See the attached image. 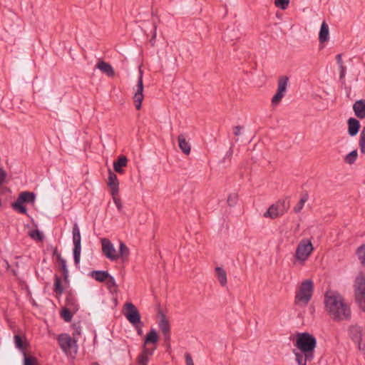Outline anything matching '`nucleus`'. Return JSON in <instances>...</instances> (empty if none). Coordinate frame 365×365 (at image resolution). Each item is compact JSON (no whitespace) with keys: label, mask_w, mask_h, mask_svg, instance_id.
Listing matches in <instances>:
<instances>
[{"label":"nucleus","mask_w":365,"mask_h":365,"mask_svg":"<svg viewBox=\"0 0 365 365\" xmlns=\"http://www.w3.org/2000/svg\"><path fill=\"white\" fill-rule=\"evenodd\" d=\"M128 164V158L125 155H120L116 160L113 162V169L115 172L122 174L124 173L123 168Z\"/></svg>","instance_id":"20"},{"label":"nucleus","mask_w":365,"mask_h":365,"mask_svg":"<svg viewBox=\"0 0 365 365\" xmlns=\"http://www.w3.org/2000/svg\"><path fill=\"white\" fill-rule=\"evenodd\" d=\"M96 68L99 69L103 73H106L108 77H113L115 75V71L112 66L104 61H98L96 65Z\"/></svg>","instance_id":"19"},{"label":"nucleus","mask_w":365,"mask_h":365,"mask_svg":"<svg viewBox=\"0 0 365 365\" xmlns=\"http://www.w3.org/2000/svg\"><path fill=\"white\" fill-rule=\"evenodd\" d=\"M215 272L217 277V279L220 284L222 286H225L227 284V273L224 269L222 267H217L215 268Z\"/></svg>","instance_id":"27"},{"label":"nucleus","mask_w":365,"mask_h":365,"mask_svg":"<svg viewBox=\"0 0 365 365\" xmlns=\"http://www.w3.org/2000/svg\"><path fill=\"white\" fill-rule=\"evenodd\" d=\"M74 247L73 249V255H81V243H76L73 244Z\"/></svg>","instance_id":"46"},{"label":"nucleus","mask_w":365,"mask_h":365,"mask_svg":"<svg viewBox=\"0 0 365 365\" xmlns=\"http://www.w3.org/2000/svg\"><path fill=\"white\" fill-rule=\"evenodd\" d=\"M313 292V281L309 279L304 280L296 292L294 303L296 304L301 303L304 306L307 305L312 297Z\"/></svg>","instance_id":"3"},{"label":"nucleus","mask_w":365,"mask_h":365,"mask_svg":"<svg viewBox=\"0 0 365 365\" xmlns=\"http://www.w3.org/2000/svg\"><path fill=\"white\" fill-rule=\"evenodd\" d=\"M313 250L314 247L310 240L307 239L302 240L298 244L295 252V257L297 260L303 262H305L312 252Z\"/></svg>","instance_id":"6"},{"label":"nucleus","mask_w":365,"mask_h":365,"mask_svg":"<svg viewBox=\"0 0 365 365\" xmlns=\"http://www.w3.org/2000/svg\"><path fill=\"white\" fill-rule=\"evenodd\" d=\"M339 80L344 83V78L346 74V67L344 66H339Z\"/></svg>","instance_id":"45"},{"label":"nucleus","mask_w":365,"mask_h":365,"mask_svg":"<svg viewBox=\"0 0 365 365\" xmlns=\"http://www.w3.org/2000/svg\"><path fill=\"white\" fill-rule=\"evenodd\" d=\"M23 365H39L38 362V359L36 356L24 353V359H23Z\"/></svg>","instance_id":"31"},{"label":"nucleus","mask_w":365,"mask_h":365,"mask_svg":"<svg viewBox=\"0 0 365 365\" xmlns=\"http://www.w3.org/2000/svg\"><path fill=\"white\" fill-rule=\"evenodd\" d=\"M61 255V253L58 252V248L56 247L53 251V256H55L56 258V260L58 261V256Z\"/></svg>","instance_id":"54"},{"label":"nucleus","mask_w":365,"mask_h":365,"mask_svg":"<svg viewBox=\"0 0 365 365\" xmlns=\"http://www.w3.org/2000/svg\"><path fill=\"white\" fill-rule=\"evenodd\" d=\"M285 93L277 91L276 93L272 98V103L274 106L277 105L282 99Z\"/></svg>","instance_id":"41"},{"label":"nucleus","mask_w":365,"mask_h":365,"mask_svg":"<svg viewBox=\"0 0 365 365\" xmlns=\"http://www.w3.org/2000/svg\"><path fill=\"white\" fill-rule=\"evenodd\" d=\"M324 304L326 310L333 320L342 321L350 319L351 309L341 294L327 292L324 295Z\"/></svg>","instance_id":"1"},{"label":"nucleus","mask_w":365,"mask_h":365,"mask_svg":"<svg viewBox=\"0 0 365 365\" xmlns=\"http://www.w3.org/2000/svg\"><path fill=\"white\" fill-rule=\"evenodd\" d=\"M237 200H238L237 194V193H231L229 195L227 200V205L230 207H234L237 204Z\"/></svg>","instance_id":"40"},{"label":"nucleus","mask_w":365,"mask_h":365,"mask_svg":"<svg viewBox=\"0 0 365 365\" xmlns=\"http://www.w3.org/2000/svg\"><path fill=\"white\" fill-rule=\"evenodd\" d=\"M341 56L342 55L341 53L336 56V60L339 66H344Z\"/></svg>","instance_id":"52"},{"label":"nucleus","mask_w":365,"mask_h":365,"mask_svg":"<svg viewBox=\"0 0 365 365\" xmlns=\"http://www.w3.org/2000/svg\"><path fill=\"white\" fill-rule=\"evenodd\" d=\"M185 359L186 365H195L192 358V356L190 353L186 352L185 354Z\"/></svg>","instance_id":"47"},{"label":"nucleus","mask_w":365,"mask_h":365,"mask_svg":"<svg viewBox=\"0 0 365 365\" xmlns=\"http://www.w3.org/2000/svg\"><path fill=\"white\" fill-rule=\"evenodd\" d=\"M105 282L108 285V288L117 287V284L115 283V280L114 277L112 275H110V274Z\"/></svg>","instance_id":"44"},{"label":"nucleus","mask_w":365,"mask_h":365,"mask_svg":"<svg viewBox=\"0 0 365 365\" xmlns=\"http://www.w3.org/2000/svg\"><path fill=\"white\" fill-rule=\"evenodd\" d=\"M61 317L66 322H70L73 318V314L68 308H63L61 311Z\"/></svg>","instance_id":"36"},{"label":"nucleus","mask_w":365,"mask_h":365,"mask_svg":"<svg viewBox=\"0 0 365 365\" xmlns=\"http://www.w3.org/2000/svg\"><path fill=\"white\" fill-rule=\"evenodd\" d=\"M112 197H113V200L118 208V210L119 212H122L123 204H122V201H121L120 198H119L117 196V195H112Z\"/></svg>","instance_id":"43"},{"label":"nucleus","mask_w":365,"mask_h":365,"mask_svg":"<svg viewBox=\"0 0 365 365\" xmlns=\"http://www.w3.org/2000/svg\"><path fill=\"white\" fill-rule=\"evenodd\" d=\"M294 346L302 351L307 359H314V351L317 346V339L308 332H302L297 334Z\"/></svg>","instance_id":"2"},{"label":"nucleus","mask_w":365,"mask_h":365,"mask_svg":"<svg viewBox=\"0 0 365 365\" xmlns=\"http://www.w3.org/2000/svg\"><path fill=\"white\" fill-rule=\"evenodd\" d=\"M243 128L242 126L241 125H237V126H235L234 128H233V133L235 136H238L240 135V131Z\"/></svg>","instance_id":"51"},{"label":"nucleus","mask_w":365,"mask_h":365,"mask_svg":"<svg viewBox=\"0 0 365 365\" xmlns=\"http://www.w3.org/2000/svg\"><path fill=\"white\" fill-rule=\"evenodd\" d=\"M108 275V272L104 270H93L90 273V276L99 282H105Z\"/></svg>","instance_id":"24"},{"label":"nucleus","mask_w":365,"mask_h":365,"mask_svg":"<svg viewBox=\"0 0 365 365\" xmlns=\"http://www.w3.org/2000/svg\"><path fill=\"white\" fill-rule=\"evenodd\" d=\"M281 215H283L281 213L279 205L277 202L272 205L263 215L264 217H269L271 219H275Z\"/></svg>","instance_id":"21"},{"label":"nucleus","mask_w":365,"mask_h":365,"mask_svg":"<svg viewBox=\"0 0 365 365\" xmlns=\"http://www.w3.org/2000/svg\"><path fill=\"white\" fill-rule=\"evenodd\" d=\"M329 39V26L326 21H323L319 33V41L321 43L328 41Z\"/></svg>","instance_id":"23"},{"label":"nucleus","mask_w":365,"mask_h":365,"mask_svg":"<svg viewBox=\"0 0 365 365\" xmlns=\"http://www.w3.org/2000/svg\"><path fill=\"white\" fill-rule=\"evenodd\" d=\"M93 365H100L98 362L93 363Z\"/></svg>","instance_id":"57"},{"label":"nucleus","mask_w":365,"mask_h":365,"mask_svg":"<svg viewBox=\"0 0 365 365\" xmlns=\"http://www.w3.org/2000/svg\"><path fill=\"white\" fill-rule=\"evenodd\" d=\"M159 341V336L155 329H151L146 334L143 340L142 347H150L149 345L152 344L156 346V344Z\"/></svg>","instance_id":"15"},{"label":"nucleus","mask_w":365,"mask_h":365,"mask_svg":"<svg viewBox=\"0 0 365 365\" xmlns=\"http://www.w3.org/2000/svg\"><path fill=\"white\" fill-rule=\"evenodd\" d=\"M130 251L128 247L124 242H120L119 245L118 254L116 253V255L118 256V259L122 258L123 259L124 258L128 257Z\"/></svg>","instance_id":"29"},{"label":"nucleus","mask_w":365,"mask_h":365,"mask_svg":"<svg viewBox=\"0 0 365 365\" xmlns=\"http://www.w3.org/2000/svg\"><path fill=\"white\" fill-rule=\"evenodd\" d=\"M68 300H69V297H66V301H68Z\"/></svg>","instance_id":"58"},{"label":"nucleus","mask_w":365,"mask_h":365,"mask_svg":"<svg viewBox=\"0 0 365 365\" xmlns=\"http://www.w3.org/2000/svg\"><path fill=\"white\" fill-rule=\"evenodd\" d=\"M81 255H73L74 263L78 265L80 262Z\"/></svg>","instance_id":"53"},{"label":"nucleus","mask_w":365,"mask_h":365,"mask_svg":"<svg viewBox=\"0 0 365 365\" xmlns=\"http://www.w3.org/2000/svg\"><path fill=\"white\" fill-rule=\"evenodd\" d=\"M58 341L62 350L66 351L73 347H77V341L68 334H61L58 337Z\"/></svg>","instance_id":"12"},{"label":"nucleus","mask_w":365,"mask_h":365,"mask_svg":"<svg viewBox=\"0 0 365 365\" xmlns=\"http://www.w3.org/2000/svg\"><path fill=\"white\" fill-rule=\"evenodd\" d=\"M102 245V252L103 255L109 259L115 261L118 259V256L116 255V251L111 243L110 240L107 238H102L101 240Z\"/></svg>","instance_id":"11"},{"label":"nucleus","mask_w":365,"mask_h":365,"mask_svg":"<svg viewBox=\"0 0 365 365\" xmlns=\"http://www.w3.org/2000/svg\"><path fill=\"white\" fill-rule=\"evenodd\" d=\"M277 205H279V207L280 209L281 213L284 215L288 210L289 207V202L287 200H279L277 202Z\"/></svg>","instance_id":"38"},{"label":"nucleus","mask_w":365,"mask_h":365,"mask_svg":"<svg viewBox=\"0 0 365 365\" xmlns=\"http://www.w3.org/2000/svg\"><path fill=\"white\" fill-rule=\"evenodd\" d=\"M36 195L33 192L24 191L19 193L16 201L11 203V207L14 210L20 214L27 215V208L24 204L34 203Z\"/></svg>","instance_id":"5"},{"label":"nucleus","mask_w":365,"mask_h":365,"mask_svg":"<svg viewBox=\"0 0 365 365\" xmlns=\"http://www.w3.org/2000/svg\"><path fill=\"white\" fill-rule=\"evenodd\" d=\"M14 341L16 348L21 351L23 355L24 353H26V349L29 344L24 336L15 334L14 336Z\"/></svg>","instance_id":"16"},{"label":"nucleus","mask_w":365,"mask_h":365,"mask_svg":"<svg viewBox=\"0 0 365 365\" xmlns=\"http://www.w3.org/2000/svg\"><path fill=\"white\" fill-rule=\"evenodd\" d=\"M354 292L356 302L365 312V274L360 272L354 282Z\"/></svg>","instance_id":"4"},{"label":"nucleus","mask_w":365,"mask_h":365,"mask_svg":"<svg viewBox=\"0 0 365 365\" xmlns=\"http://www.w3.org/2000/svg\"><path fill=\"white\" fill-rule=\"evenodd\" d=\"M108 186L110 188L111 195H118L119 191V182L116 174L111 170H108Z\"/></svg>","instance_id":"14"},{"label":"nucleus","mask_w":365,"mask_h":365,"mask_svg":"<svg viewBox=\"0 0 365 365\" xmlns=\"http://www.w3.org/2000/svg\"><path fill=\"white\" fill-rule=\"evenodd\" d=\"M295 356H296V361L298 364V365H307V361H312L313 359H307V356L302 352V351H296L295 350L293 351Z\"/></svg>","instance_id":"28"},{"label":"nucleus","mask_w":365,"mask_h":365,"mask_svg":"<svg viewBox=\"0 0 365 365\" xmlns=\"http://www.w3.org/2000/svg\"><path fill=\"white\" fill-rule=\"evenodd\" d=\"M289 78L286 76L280 77L278 80L277 90L278 91L285 93L287 88Z\"/></svg>","instance_id":"30"},{"label":"nucleus","mask_w":365,"mask_h":365,"mask_svg":"<svg viewBox=\"0 0 365 365\" xmlns=\"http://www.w3.org/2000/svg\"><path fill=\"white\" fill-rule=\"evenodd\" d=\"M73 244L81 243V237L78 225L76 222L73 226Z\"/></svg>","instance_id":"33"},{"label":"nucleus","mask_w":365,"mask_h":365,"mask_svg":"<svg viewBox=\"0 0 365 365\" xmlns=\"http://www.w3.org/2000/svg\"><path fill=\"white\" fill-rule=\"evenodd\" d=\"M58 262L61 272H62L63 280L66 283H69V272L66 265V261L61 255L58 256Z\"/></svg>","instance_id":"22"},{"label":"nucleus","mask_w":365,"mask_h":365,"mask_svg":"<svg viewBox=\"0 0 365 365\" xmlns=\"http://www.w3.org/2000/svg\"><path fill=\"white\" fill-rule=\"evenodd\" d=\"M232 154H233V150H232V147H231V148H230L229 150L227 152V153H226V155H225V158H223V160H222V162H223V163H225V160H226L227 158H228V159H229V161H230V159H231V158H232Z\"/></svg>","instance_id":"50"},{"label":"nucleus","mask_w":365,"mask_h":365,"mask_svg":"<svg viewBox=\"0 0 365 365\" xmlns=\"http://www.w3.org/2000/svg\"><path fill=\"white\" fill-rule=\"evenodd\" d=\"M137 90L133 96V101L135 103V106L137 110H140L142 107V102L143 101V71L140 69L139 71V76L137 83Z\"/></svg>","instance_id":"10"},{"label":"nucleus","mask_w":365,"mask_h":365,"mask_svg":"<svg viewBox=\"0 0 365 365\" xmlns=\"http://www.w3.org/2000/svg\"><path fill=\"white\" fill-rule=\"evenodd\" d=\"M356 255L361 265L365 267V244L361 245L356 249Z\"/></svg>","instance_id":"32"},{"label":"nucleus","mask_w":365,"mask_h":365,"mask_svg":"<svg viewBox=\"0 0 365 365\" xmlns=\"http://www.w3.org/2000/svg\"><path fill=\"white\" fill-rule=\"evenodd\" d=\"M290 0H274V4L277 8L285 10L289 4Z\"/></svg>","instance_id":"42"},{"label":"nucleus","mask_w":365,"mask_h":365,"mask_svg":"<svg viewBox=\"0 0 365 365\" xmlns=\"http://www.w3.org/2000/svg\"><path fill=\"white\" fill-rule=\"evenodd\" d=\"M53 292L57 295H61L64 292V287L62 284V279L57 274L54 275Z\"/></svg>","instance_id":"26"},{"label":"nucleus","mask_w":365,"mask_h":365,"mask_svg":"<svg viewBox=\"0 0 365 365\" xmlns=\"http://www.w3.org/2000/svg\"><path fill=\"white\" fill-rule=\"evenodd\" d=\"M143 326V323L141 322V324H137L136 326H133L136 331H137V334L139 335V336H142L143 335V329H142V327Z\"/></svg>","instance_id":"49"},{"label":"nucleus","mask_w":365,"mask_h":365,"mask_svg":"<svg viewBox=\"0 0 365 365\" xmlns=\"http://www.w3.org/2000/svg\"><path fill=\"white\" fill-rule=\"evenodd\" d=\"M157 346L142 347L141 352L137 356V363L138 365H148L150 357L154 354Z\"/></svg>","instance_id":"13"},{"label":"nucleus","mask_w":365,"mask_h":365,"mask_svg":"<svg viewBox=\"0 0 365 365\" xmlns=\"http://www.w3.org/2000/svg\"><path fill=\"white\" fill-rule=\"evenodd\" d=\"M81 334V328L76 327L73 333V335L75 336L76 335H80Z\"/></svg>","instance_id":"55"},{"label":"nucleus","mask_w":365,"mask_h":365,"mask_svg":"<svg viewBox=\"0 0 365 365\" xmlns=\"http://www.w3.org/2000/svg\"><path fill=\"white\" fill-rule=\"evenodd\" d=\"M357 156H358L357 150H354L351 151L349 153H348L345 156L344 162L346 163L351 165V164H353L356 161V160L357 158Z\"/></svg>","instance_id":"35"},{"label":"nucleus","mask_w":365,"mask_h":365,"mask_svg":"<svg viewBox=\"0 0 365 365\" xmlns=\"http://www.w3.org/2000/svg\"><path fill=\"white\" fill-rule=\"evenodd\" d=\"M6 175V171L3 168H0V185L5 182Z\"/></svg>","instance_id":"48"},{"label":"nucleus","mask_w":365,"mask_h":365,"mask_svg":"<svg viewBox=\"0 0 365 365\" xmlns=\"http://www.w3.org/2000/svg\"><path fill=\"white\" fill-rule=\"evenodd\" d=\"M348 334L351 341L357 344L360 351H365V344L362 341V327L359 325H351L348 329Z\"/></svg>","instance_id":"9"},{"label":"nucleus","mask_w":365,"mask_h":365,"mask_svg":"<svg viewBox=\"0 0 365 365\" xmlns=\"http://www.w3.org/2000/svg\"><path fill=\"white\" fill-rule=\"evenodd\" d=\"M158 314L160 317V319L158 322V327L163 334L165 343L168 345V347H170L171 334L170 322L161 309L158 310Z\"/></svg>","instance_id":"8"},{"label":"nucleus","mask_w":365,"mask_h":365,"mask_svg":"<svg viewBox=\"0 0 365 365\" xmlns=\"http://www.w3.org/2000/svg\"><path fill=\"white\" fill-rule=\"evenodd\" d=\"M347 125H348V134L351 137L356 136L359 133L361 124L359 120L354 118H349L347 120Z\"/></svg>","instance_id":"17"},{"label":"nucleus","mask_w":365,"mask_h":365,"mask_svg":"<svg viewBox=\"0 0 365 365\" xmlns=\"http://www.w3.org/2000/svg\"><path fill=\"white\" fill-rule=\"evenodd\" d=\"M155 38V34L153 35V38H151L150 40V42H152L153 41H154V38Z\"/></svg>","instance_id":"56"},{"label":"nucleus","mask_w":365,"mask_h":365,"mask_svg":"<svg viewBox=\"0 0 365 365\" xmlns=\"http://www.w3.org/2000/svg\"><path fill=\"white\" fill-rule=\"evenodd\" d=\"M353 110L355 115L359 118H365V99L356 101L353 105Z\"/></svg>","instance_id":"18"},{"label":"nucleus","mask_w":365,"mask_h":365,"mask_svg":"<svg viewBox=\"0 0 365 365\" xmlns=\"http://www.w3.org/2000/svg\"><path fill=\"white\" fill-rule=\"evenodd\" d=\"M179 147L181 151L185 155H189L190 153V145L189 143L186 140L185 136L184 134H180L178 138Z\"/></svg>","instance_id":"25"},{"label":"nucleus","mask_w":365,"mask_h":365,"mask_svg":"<svg viewBox=\"0 0 365 365\" xmlns=\"http://www.w3.org/2000/svg\"><path fill=\"white\" fill-rule=\"evenodd\" d=\"M123 315L133 325L141 324V316L137 307L131 302H126L123 306Z\"/></svg>","instance_id":"7"},{"label":"nucleus","mask_w":365,"mask_h":365,"mask_svg":"<svg viewBox=\"0 0 365 365\" xmlns=\"http://www.w3.org/2000/svg\"><path fill=\"white\" fill-rule=\"evenodd\" d=\"M308 197H309V195L307 192L302 195V198L300 199V200L298 202V203L294 207V212L298 213L302 210L304 203L308 200Z\"/></svg>","instance_id":"34"},{"label":"nucleus","mask_w":365,"mask_h":365,"mask_svg":"<svg viewBox=\"0 0 365 365\" xmlns=\"http://www.w3.org/2000/svg\"><path fill=\"white\" fill-rule=\"evenodd\" d=\"M359 145L361 153L365 154V125L361 132Z\"/></svg>","instance_id":"37"},{"label":"nucleus","mask_w":365,"mask_h":365,"mask_svg":"<svg viewBox=\"0 0 365 365\" xmlns=\"http://www.w3.org/2000/svg\"><path fill=\"white\" fill-rule=\"evenodd\" d=\"M29 235L31 238L36 240L38 241H41L43 239V235L42 232L37 229L31 231Z\"/></svg>","instance_id":"39"}]
</instances>
